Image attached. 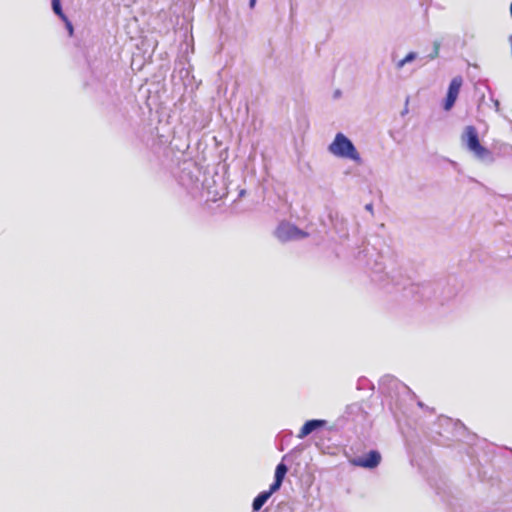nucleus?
<instances>
[{
    "instance_id": "1",
    "label": "nucleus",
    "mask_w": 512,
    "mask_h": 512,
    "mask_svg": "<svg viewBox=\"0 0 512 512\" xmlns=\"http://www.w3.org/2000/svg\"><path fill=\"white\" fill-rule=\"evenodd\" d=\"M328 150L336 157L351 159L357 163L361 162L360 154L354 144L342 133L336 134Z\"/></svg>"
},
{
    "instance_id": "2",
    "label": "nucleus",
    "mask_w": 512,
    "mask_h": 512,
    "mask_svg": "<svg viewBox=\"0 0 512 512\" xmlns=\"http://www.w3.org/2000/svg\"><path fill=\"white\" fill-rule=\"evenodd\" d=\"M287 471L288 468L284 463H279L276 466L274 482L270 485L269 490L261 492L253 500L252 507L254 511H259L267 502V500L271 497V495L280 489Z\"/></svg>"
},
{
    "instance_id": "3",
    "label": "nucleus",
    "mask_w": 512,
    "mask_h": 512,
    "mask_svg": "<svg viewBox=\"0 0 512 512\" xmlns=\"http://www.w3.org/2000/svg\"><path fill=\"white\" fill-rule=\"evenodd\" d=\"M461 140L477 158L484 159L490 156V151L480 143L478 131L474 126L465 127Z\"/></svg>"
},
{
    "instance_id": "4",
    "label": "nucleus",
    "mask_w": 512,
    "mask_h": 512,
    "mask_svg": "<svg viewBox=\"0 0 512 512\" xmlns=\"http://www.w3.org/2000/svg\"><path fill=\"white\" fill-rule=\"evenodd\" d=\"M276 237L282 241H290L294 239H301L308 237V233L302 231L297 226L289 223H282L276 230Z\"/></svg>"
},
{
    "instance_id": "5",
    "label": "nucleus",
    "mask_w": 512,
    "mask_h": 512,
    "mask_svg": "<svg viewBox=\"0 0 512 512\" xmlns=\"http://www.w3.org/2000/svg\"><path fill=\"white\" fill-rule=\"evenodd\" d=\"M462 84L463 79L461 76H456L451 80L444 102V109L446 111H449L454 106L458 98Z\"/></svg>"
},
{
    "instance_id": "6",
    "label": "nucleus",
    "mask_w": 512,
    "mask_h": 512,
    "mask_svg": "<svg viewBox=\"0 0 512 512\" xmlns=\"http://www.w3.org/2000/svg\"><path fill=\"white\" fill-rule=\"evenodd\" d=\"M381 455L376 450L369 451L366 455L353 459L351 462L353 465L362 468H375L380 464Z\"/></svg>"
},
{
    "instance_id": "7",
    "label": "nucleus",
    "mask_w": 512,
    "mask_h": 512,
    "mask_svg": "<svg viewBox=\"0 0 512 512\" xmlns=\"http://www.w3.org/2000/svg\"><path fill=\"white\" fill-rule=\"evenodd\" d=\"M325 424H326L325 420H309L302 426L297 437L300 439L305 438L310 433H312L314 430L325 426Z\"/></svg>"
},
{
    "instance_id": "8",
    "label": "nucleus",
    "mask_w": 512,
    "mask_h": 512,
    "mask_svg": "<svg viewBox=\"0 0 512 512\" xmlns=\"http://www.w3.org/2000/svg\"><path fill=\"white\" fill-rule=\"evenodd\" d=\"M52 8L55 14H57L63 21H67V16L63 13L60 0H52Z\"/></svg>"
},
{
    "instance_id": "9",
    "label": "nucleus",
    "mask_w": 512,
    "mask_h": 512,
    "mask_svg": "<svg viewBox=\"0 0 512 512\" xmlns=\"http://www.w3.org/2000/svg\"><path fill=\"white\" fill-rule=\"evenodd\" d=\"M415 59V54L414 53H409L405 56V58H403L402 60H400L397 64L398 68H401L404 66L405 63L407 62H410L412 60Z\"/></svg>"
},
{
    "instance_id": "10",
    "label": "nucleus",
    "mask_w": 512,
    "mask_h": 512,
    "mask_svg": "<svg viewBox=\"0 0 512 512\" xmlns=\"http://www.w3.org/2000/svg\"><path fill=\"white\" fill-rule=\"evenodd\" d=\"M65 24H66V27L69 31V34L72 35L73 34V26H72V23L69 21V19L67 18V21H64Z\"/></svg>"
},
{
    "instance_id": "11",
    "label": "nucleus",
    "mask_w": 512,
    "mask_h": 512,
    "mask_svg": "<svg viewBox=\"0 0 512 512\" xmlns=\"http://www.w3.org/2000/svg\"><path fill=\"white\" fill-rule=\"evenodd\" d=\"M438 50H439V45H438V44H436V45H435V53H434V55H433L432 57L437 56V54H438Z\"/></svg>"
},
{
    "instance_id": "12",
    "label": "nucleus",
    "mask_w": 512,
    "mask_h": 512,
    "mask_svg": "<svg viewBox=\"0 0 512 512\" xmlns=\"http://www.w3.org/2000/svg\"><path fill=\"white\" fill-rule=\"evenodd\" d=\"M256 0H250V7L253 8L255 6Z\"/></svg>"
}]
</instances>
